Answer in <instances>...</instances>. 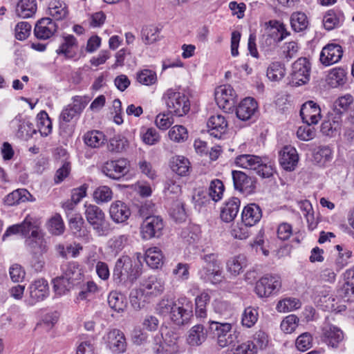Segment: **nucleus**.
Listing matches in <instances>:
<instances>
[{
  "label": "nucleus",
  "mask_w": 354,
  "mask_h": 354,
  "mask_svg": "<svg viewBox=\"0 0 354 354\" xmlns=\"http://www.w3.org/2000/svg\"><path fill=\"white\" fill-rule=\"evenodd\" d=\"M310 65L306 57L299 58L292 67V81L297 86L304 84L309 81Z\"/></svg>",
  "instance_id": "12"
},
{
  "label": "nucleus",
  "mask_w": 354,
  "mask_h": 354,
  "mask_svg": "<svg viewBox=\"0 0 354 354\" xmlns=\"http://www.w3.org/2000/svg\"><path fill=\"white\" fill-rule=\"evenodd\" d=\"M165 286V283L162 279L150 276L141 283L140 288L151 300L163 293Z\"/></svg>",
  "instance_id": "15"
},
{
  "label": "nucleus",
  "mask_w": 354,
  "mask_h": 354,
  "mask_svg": "<svg viewBox=\"0 0 354 354\" xmlns=\"http://www.w3.org/2000/svg\"><path fill=\"white\" fill-rule=\"evenodd\" d=\"M129 299L131 306L136 310L143 308L151 301L140 287L131 290Z\"/></svg>",
  "instance_id": "36"
},
{
  "label": "nucleus",
  "mask_w": 354,
  "mask_h": 354,
  "mask_svg": "<svg viewBox=\"0 0 354 354\" xmlns=\"http://www.w3.org/2000/svg\"><path fill=\"white\" fill-rule=\"evenodd\" d=\"M314 160L320 165H324L332 159V150L328 146H321L313 155Z\"/></svg>",
  "instance_id": "59"
},
{
  "label": "nucleus",
  "mask_w": 354,
  "mask_h": 354,
  "mask_svg": "<svg viewBox=\"0 0 354 354\" xmlns=\"http://www.w3.org/2000/svg\"><path fill=\"white\" fill-rule=\"evenodd\" d=\"M106 347L113 353H123L127 347V340L123 332L117 328L109 330L103 337Z\"/></svg>",
  "instance_id": "6"
},
{
  "label": "nucleus",
  "mask_w": 354,
  "mask_h": 354,
  "mask_svg": "<svg viewBox=\"0 0 354 354\" xmlns=\"http://www.w3.org/2000/svg\"><path fill=\"white\" fill-rule=\"evenodd\" d=\"M171 169L179 176H186L189 170V162L184 156L173 157L171 163Z\"/></svg>",
  "instance_id": "42"
},
{
  "label": "nucleus",
  "mask_w": 354,
  "mask_h": 354,
  "mask_svg": "<svg viewBox=\"0 0 354 354\" xmlns=\"http://www.w3.org/2000/svg\"><path fill=\"white\" fill-rule=\"evenodd\" d=\"M259 313L257 309L248 307L245 309L241 318V324L244 327H252L258 320Z\"/></svg>",
  "instance_id": "51"
},
{
  "label": "nucleus",
  "mask_w": 354,
  "mask_h": 354,
  "mask_svg": "<svg viewBox=\"0 0 354 354\" xmlns=\"http://www.w3.org/2000/svg\"><path fill=\"white\" fill-rule=\"evenodd\" d=\"M224 192V185L221 180L214 179L211 181L208 194L209 197L215 202L220 201Z\"/></svg>",
  "instance_id": "56"
},
{
  "label": "nucleus",
  "mask_w": 354,
  "mask_h": 354,
  "mask_svg": "<svg viewBox=\"0 0 354 354\" xmlns=\"http://www.w3.org/2000/svg\"><path fill=\"white\" fill-rule=\"evenodd\" d=\"M299 160L297 150L292 146H285L279 152V162L287 171H293Z\"/></svg>",
  "instance_id": "19"
},
{
  "label": "nucleus",
  "mask_w": 354,
  "mask_h": 354,
  "mask_svg": "<svg viewBox=\"0 0 354 354\" xmlns=\"http://www.w3.org/2000/svg\"><path fill=\"white\" fill-rule=\"evenodd\" d=\"M108 304L110 308L118 313L123 312L127 306L124 295L118 292H111L109 293Z\"/></svg>",
  "instance_id": "45"
},
{
  "label": "nucleus",
  "mask_w": 354,
  "mask_h": 354,
  "mask_svg": "<svg viewBox=\"0 0 354 354\" xmlns=\"http://www.w3.org/2000/svg\"><path fill=\"white\" fill-rule=\"evenodd\" d=\"M129 142L127 138L121 136H115L111 138L107 144V149L111 152L121 153L127 150Z\"/></svg>",
  "instance_id": "46"
},
{
  "label": "nucleus",
  "mask_w": 354,
  "mask_h": 354,
  "mask_svg": "<svg viewBox=\"0 0 354 354\" xmlns=\"http://www.w3.org/2000/svg\"><path fill=\"white\" fill-rule=\"evenodd\" d=\"M262 217V212L260 207L254 203L246 205L242 212V222L250 227L257 224Z\"/></svg>",
  "instance_id": "25"
},
{
  "label": "nucleus",
  "mask_w": 354,
  "mask_h": 354,
  "mask_svg": "<svg viewBox=\"0 0 354 354\" xmlns=\"http://www.w3.org/2000/svg\"><path fill=\"white\" fill-rule=\"evenodd\" d=\"M84 207L86 219L93 230L100 236H106L110 230V225L104 212L95 205L85 204Z\"/></svg>",
  "instance_id": "3"
},
{
  "label": "nucleus",
  "mask_w": 354,
  "mask_h": 354,
  "mask_svg": "<svg viewBox=\"0 0 354 354\" xmlns=\"http://www.w3.org/2000/svg\"><path fill=\"white\" fill-rule=\"evenodd\" d=\"M84 143L91 148H99L106 141L105 135L100 131H88L84 136Z\"/></svg>",
  "instance_id": "39"
},
{
  "label": "nucleus",
  "mask_w": 354,
  "mask_h": 354,
  "mask_svg": "<svg viewBox=\"0 0 354 354\" xmlns=\"http://www.w3.org/2000/svg\"><path fill=\"white\" fill-rule=\"evenodd\" d=\"M281 286V282L278 275L266 274L257 282L255 292L259 297H268L278 291Z\"/></svg>",
  "instance_id": "7"
},
{
  "label": "nucleus",
  "mask_w": 354,
  "mask_h": 354,
  "mask_svg": "<svg viewBox=\"0 0 354 354\" xmlns=\"http://www.w3.org/2000/svg\"><path fill=\"white\" fill-rule=\"evenodd\" d=\"M261 158L252 154H242L235 158V164L243 169L256 170L261 165Z\"/></svg>",
  "instance_id": "32"
},
{
  "label": "nucleus",
  "mask_w": 354,
  "mask_h": 354,
  "mask_svg": "<svg viewBox=\"0 0 354 354\" xmlns=\"http://www.w3.org/2000/svg\"><path fill=\"white\" fill-rule=\"evenodd\" d=\"M209 334L217 339L219 346L224 348L232 343V337L229 334L232 329L230 323H221L215 321L209 322Z\"/></svg>",
  "instance_id": "8"
},
{
  "label": "nucleus",
  "mask_w": 354,
  "mask_h": 354,
  "mask_svg": "<svg viewBox=\"0 0 354 354\" xmlns=\"http://www.w3.org/2000/svg\"><path fill=\"white\" fill-rule=\"evenodd\" d=\"M207 334V329L203 325H195L189 330L187 342L190 346H199L205 341Z\"/></svg>",
  "instance_id": "29"
},
{
  "label": "nucleus",
  "mask_w": 354,
  "mask_h": 354,
  "mask_svg": "<svg viewBox=\"0 0 354 354\" xmlns=\"http://www.w3.org/2000/svg\"><path fill=\"white\" fill-rule=\"evenodd\" d=\"M129 162L125 158L106 162L102 166V171L106 176L114 180H118L125 176L129 171Z\"/></svg>",
  "instance_id": "11"
},
{
  "label": "nucleus",
  "mask_w": 354,
  "mask_h": 354,
  "mask_svg": "<svg viewBox=\"0 0 354 354\" xmlns=\"http://www.w3.org/2000/svg\"><path fill=\"white\" fill-rule=\"evenodd\" d=\"M285 75V66L280 62L271 63L267 68L266 75L271 81L279 82L284 77Z\"/></svg>",
  "instance_id": "41"
},
{
  "label": "nucleus",
  "mask_w": 354,
  "mask_h": 354,
  "mask_svg": "<svg viewBox=\"0 0 354 354\" xmlns=\"http://www.w3.org/2000/svg\"><path fill=\"white\" fill-rule=\"evenodd\" d=\"M301 302L295 298H286L279 301L277 305V310L280 313H286L299 309Z\"/></svg>",
  "instance_id": "54"
},
{
  "label": "nucleus",
  "mask_w": 354,
  "mask_h": 354,
  "mask_svg": "<svg viewBox=\"0 0 354 354\" xmlns=\"http://www.w3.org/2000/svg\"><path fill=\"white\" fill-rule=\"evenodd\" d=\"M339 300V298L332 294L322 292V295H319L317 303L324 310L339 312L342 310V306L337 305Z\"/></svg>",
  "instance_id": "34"
},
{
  "label": "nucleus",
  "mask_w": 354,
  "mask_h": 354,
  "mask_svg": "<svg viewBox=\"0 0 354 354\" xmlns=\"http://www.w3.org/2000/svg\"><path fill=\"white\" fill-rule=\"evenodd\" d=\"M109 214L114 222L123 223L130 216L131 211L124 202L116 201L111 205Z\"/></svg>",
  "instance_id": "24"
},
{
  "label": "nucleus",
  "mask_w": 354,
  "mask_h": 354,
  "mask_svg": "<svg viewBox=\"0 0 354 354\" xmlns=\"http://www.w3.org/2000/svg\"><path fill=\"white\" fill-rule=\"evenodd\" d=\"M217 257V254L214 253L203 256L202 259L205 263L206 268H203V271H204V274H201V277L206 279L209 278V276L212 274H221V263Z\"/></svg>",
  "instance_id": "27"
},
{
  "label": "nucleus",
  "mask_w": 354,
  "mask_h": 354,
  "mask_svg": "<svg viewBox=\"0 0 354 354\" xmlns=\"http://www.w3.org/2000/svg\"><path fill=\"white\" fill-rule=\"evenodd\" d=\"M232 351L233 354H257V348L253 342L247 341L233 348Z\"/></svg>",
  "instance_id": "64"
},
{
  "label": "nucleus",
  "mask_w": 354,
  "mask_h": 354,
  "mask_svg": "<svg viewBox=\"0 0 354 354\" xmlns=\"http://www.w3.org/2000/svg\"><path fill=\"white\" fill-rule=\"evenodd\" d=\"M201 230L198 225H189L181 232V236L188 243H194L200 237Z\"/></svg>",
  "instance_id": "63"
},
{
  "label": "nucleus",
  "mask_w": 354,
  "mask_h": 354,
  "mask_svg": "<svg viewBox=\"0 0 354 354\" xmlns=\"http://www.w3.org/2000/svg\"><path fill=\"white\" fill-rule=\"evenodd\" d=\"M128 241L127 235H118L113 236L109 241V246L115 254H118L126 245Z\"/></svg>",
  "instance_id": "62"
},
{
  "label": "nucleus",
  "mask_w": 354,
  "mask_h": 354,
  "mask_svg": "<svg viewBox=\"0 0 354 354\" xmlns=\"http://www.w3.org/2000/svg\"><path fill=\"white\" fill-rule=\"evenodd\" d=\"M36 0H20L16 8L17 14L21 18H30L37 11Z\"/></svg>",
  "instance_id": "37"
},
{
  "label": "nucleus",
  "mask_w": 354,
  "mask_h": 354,
  "mask_svg": "<svg viewBox=\"0 0 354 354\" xmlns=\"http://www.w3.org/2000/svg\"><path fill=\"white\" fill-rule=\"evenodd\" d=\"M214 95L218 106L226 112L232 111L237 101V95L229 84L218 86Z\"/></svg>",
  "instance_id": "5"
},
{
  "label": "nucleus",
  "mask_w": 354,
  "mask_h": 354,
  "mask_svg": "<svg viewBox=\"0 0 354 354\" xmlns=\"http://www.w3.org/2000/svg\"><path fill=\"white\" fill-rule=\"evenodd\" d=\"M240 207V200L233 197L225 204L221 212V218L226 223L232 221L236 216Z\"/></svg>",
  "instance_id": "28"
},
{
  "label": "nucleus",
  "mask_w": 354,
  "mask_h": 354,
  "mask_svg": "<svg viewBox=\"0 0 354 354\" xmlns=\"http://www.w3.org/2000/svg\"><path fill=\"white\" fill-rule=\"evenodd\" d=\"M210 301V296L206 292H203L195 299L196 304V315L199 317H205L206 316V305Z\"/></svg>",
  "instance_id": "53"
},
{
  "label": "nucleus",
  "mask_w": 354,
  "mask_h": 354,
  "mask_svg": "<svg viewBox=\"0 0 354 354\" xmlns=\"http://www.w3.org/2000/svg\"><path fill=\"white\" fill-rule=\"evenodd\" d=\"M344 21V15L340 11L330 10L326 12L323 17V25L326 30H331Z\"/></svg>",
  "instance_id": "35"
},
{
  "label": "nucleus",
  "mask_w": 354,
  "mask_h": 354,
  "mask_svg": "<svg viewBox=\"0 0 354 354\" xmlns=\"http://www.w3.org/2000/svg\"><path fill=\"white\" fill-rule=\"evenodd\" d=\"M300 115L305 124H316L322 118L321 109L317 103L310 100L302 105Z\"/></svg>",
  "instance_id": "16"
},
{
  "label": "nucleus",
  "mask_w": 354,
  "mask_h": 354,
  "mask_svg": "<svg viewBox=\"0 0 354 354\" xmlns=\"http://www.w3.org/2000/svg\"><path fill=\"white\" fill-rule=\"evenodd\" d=\"M343 55L342 46L336 44L325 46L320 53V62L324 66H330L338 62Z\"/></svg>",
  "instance_id": "18"
},
{
  "label": "nucleus",
  "mask_w": 354,
  "mask_h": 354,
  "mask_svg": "<svg viewBox=\"0 0 354 354\" xmlns=\"http://www.w3.org/2000/svg\"><path fill=\"white\" fill-rule=\"evenodd\" d=\"M112 198V190L108 186H100L93 192V198L97 203H107Z\"/></svg>",
  "instance_id": "57"
},
{
  "label": "nucleus",
  "mask_w": 354,
  "mask_h": 354,
  "mask_svg": "<svg viewBox=\"0 0 354 354\" xmlns=\"http://www.w3.org/2000/svg\"><path fill=\"white\" fill-rule=\"evenodd\" d=\"M55 250L59 256L64 259H67L68 254L72 257H77L80 252L82 250V246L79 243H59L55 245Z\"/></svg>",
  "instance_id": "33"
},
{
  "label": "nucleus",
  "mask_w": 354,
  "mask_h": 354,
  "mask_svg": "<svg viewBox=\"0 0 354 354\" xmlns=\"http://www.w3.org/2000/svg\"><path fill=\"white\" fill-rule=\"evenodd\" d=\"M233 183L235 189L246 195L253 194L256 189V180L240 171H232Z\"/></svg>",
  "instance_id": "13"
},
{
  "label": "nucleus",
  "mask_w": 354,
  "mask_h": 354,
  "mask_svg": "<svg viewBox=\"0 0 354 354\" xmlns=\"http://www.w3.org/2000/svg\"><path fill=\"white\" fill-rule=\"evenodd\" d=\"M207 127L210 136L220 138L226 132L227 122L224 116L218 114L212 115L208 119Z\"/></svg>",
  "instance_id": "21"
},
{
  "label": "nucleus",
  "mask_w": 354,
  "mask_h": 354,
  "mask_svg": "<svg viewBox=\"0 0 354 354\" xmlns=\"http://www.w3.org/2000/svg\"><path fill=\"white\" fill-rule=\"evenodd\" d=\"M267 24L266 35L274 39L278 43L283 40L289 35L284 24L279 21L270 20Z\"/></svg>",
  "instance_id": "30"
},
{
  "label": "nucleus",
  "mask_w": 354,
  "mask_h": 354,
  "mask_svg": "<svg viewBox=\"0 0 354 354\" xmlns=\"http://www.w3.org/2000/svg\"><path fill=\"white\" fill-rule=\"evenodd\" d=\"M57 30L56 24L50 18H43L39 20L34 30L35 36L40 39H47L54 35Z\"/></svg>",
  "instance_id": "22"
},
{
  "label": "nucleus",
  "mask_w": 354,
  "mask_h": 354,
  "mask_svg": "<svg viewBox=\"0 0 354 354\" xmlns=\"http://www.w3.org/2000/svg\"><path fill=\"white\" fill-rule=\"evenodd\" d=\"M290 24L292 29L296 32H301L308 26V20L303 12H295L291 15Z\"/></svg>",
  "instance_id": "55"
},
{
  "label": "nucleus",
  "mask_w": 354,
  "mask_h": 354,
  "mask_svg": "<svg viewBox=\"0 0 354 354\" xmlns=\"http://www.w3.org/2000/svg\"><path fill=\"white\" fill-rule=\"evenodd\" d=\"M62 276L74 282L77 279V277L80 274L78 267L75 263H66L62 266Z\"/></svg>",
  "instance_id": "58"
},
{
  "label": "nucleus",
  "mask_w": 354,
  "mask_h": 354,
  "mask_svg": "<svg viewBox=\"0 0 354 354\" xmlns=\"http://www.w3.org/2000/svg\"><path fill=\"white\" fill-rule=\"evenodd\" d=\"M30 304L44 300L48 295V285L47 281L44 279L35 280L30 285Z\"/></svg>",
  "instance_id": "20"
},
{
  "label": "nucleus",
  "mask_w": 354,
  "mask_h": 354,
  "mask_svg": "<svg viewBox=\"0 0 354 354\" xmlns=\"http://www.w3.org/2000/svg\"><path fill=\"white\" fill-rule=\"evenodd\" d=\"M48 229L53 235H60L64 232V225L62 217L57 214L52 217L48 223Z\"/></svg>",
  "instance_id": "60"
},
{
  "label": "nucleus",
  "mask_w": 354,
  "mask_h": 354,
  "mask_svg": "<svg viewBox=\"0 0 354 354\" xmlns=\"http://www.w3.org/2000/svg\"><path fill=\"white\" fill-rule=\"evenodd\" d=\"M168 111L178 117L186 115L190 110V102L188 97L174 88L167 89L162 96Z\"/></svg>",
  "instance_id": "2"
},
{
  "label": "nucleus",
  "mask_w": 354,
  "mask_h": 354,
  "mask_svg": "<svg viewBox=\"0 0 354 354\" xmlns=\"http://www.w3.org/2000/svg\"><path fill=\"white\" fill-rule=\"evenodd\" d=\"M132 261L128 256H122L115 263L113 277L117 282H122L126 279L133 280L132 277Z\"/></svg>",
  "instance_id": "14"
},
{
  "label": "nucleus",
  "mask_w": 354,
  "mask_h": 354,
  "mask_svg": "<svg viewBox=\"0 0 354 354\" xmlns=\"http://www.w3.org/2000/svg\"><path fill=\"white\" fill-rule=\"evenodd\" d=\"M77 45L76 38L72 35H68L64 37V42L56 50V53L58 55H64L66 57H71V50Z\"/></svg>",
  "instance_id": "49"
},
{
  "label": "nucleus",
  "mask_w": 354,
  "mask_h": 354,
  "mask_svg": "<svg viewBox=\"0 0 354 354\" xmlns=\"http://www.w3.org/2000/svg\"><path fill=\"white\" fill-rule=\"evenodd\" d=\"M299 318L295 315L286 316L281 323V329L286 334L293 333L299 324Z\"/></svg>",
  "instance_id": "61"
},
{
  "label": "nucleus",
  "mask_w": 354,
  "mask_h": 354,
  "mask_svg": "<svg viewBox=\"0 0 354 354\" xmlns=\"http://www.w3.org/2000/svg\"><path fill=\"white\" fill-rule=\"evenodd\" d=\"M247 264V258L243 254H239L227 261V270L231 274L237 276L243 271Z\"/></svg>",
  "instance_id": "38"
},
{
  "label": "nucleus",
  "mask_w": 354,
  "mask_h": 354,
  "mask_svg": "<svg viewBox=\"0 0 354 354\" xmlns=\"http://www.w3.org/2000/svg\"><path fill=\"white\" fill-rule=\"evenodd\" d=\"M37 121L38 130L42 136H47L52 132V122L45 111L37 114Z\"/></svg>",
  "instance_id": "44"
},
{
  "label": "nucleus",
  "mask_w": 354,
  "mask_h": 354,
  "mask_svg": "<svg viewBox=\"0 0 354 354\" xmlns=\"http://www.w3.org/2000/svg\"><path fill=\"white\" fill-rule=\"evenodd\" d=\"M136 80L142 85L151 86L157 82V75L152 70H140L136 73Z\"/></svg>",
  "instance_id": "47"
},
{
  "label": "nucleus",
  "mask_w": 354,
  "mask_h": 354,
  "mask_svg": "<svg viewBox=\"0 0 354 354\" xmlns=\"http://www.w3.org/2000/svg\"><path fill=\"white\" fill-rule=\"evenodd\" d=\"M300 210L303 212L308 225V228L313 230L317 225V221L315 218L312 204L308 200L301 201L298 203Z\"/></svg>",
  "instance_id": "40"
},
{
  "label": "nucleus",
  "mask_w": 354,
  "mask_h": 354,
  "mask_svg": "<svg viewBox=\"0 0 354 354\" xmlns=\"http://www.w3.org/2000/svg\"><path fill=\"white\" fill-rule=\"evenodd\" d=\"M159 29L158 27L149 25L145 26L141 30V37L145 44H151L158 39Z\"/></svg>",
  "instance_id": "48"
},
{
  "label": "nucleus",
  "mask_w": 354,
  "mask_h": 354,
  "mask_svg": "<svg viewBox=\"0 0 354 354\" xmlns=\"http://www.w3.org/2000/svg\"><path fill=\"white\" fill-rule=\"evenodd\" d=\"M257 107V103L253 98L246 97L236 108V115L241 120H248L254 115Z\"/></svg>",
  "instance_id": "23"
},
{
  "label": "nucleus",
  "mask_w": 354,
  "mask_h": 354,
  "mask_svg": "<svg viewBox=\"0 0 354 354\" xmlns=\"http://www.w3.org/2000/svg\"><path fill=\"white\" fill-rule=\"evenodd\" d=\"M48 14L55 20H62L68 15L66 4L60 0H52L48 4Z\"/></svg>",
  "instance_id": "31"
},
{
  "label": "nucleus",
  "mask_w": 354,
  "mask_h": 354,
  "mask_svg": "<svg viewBox=\"0 0 354 354\" xmlns=\"http://www.w3.org/2000/svg\"><path fill=\"white\" fill-rule=\"evenodd\" d=\"M35 198L26 189H17L8 194L4 198V203L13 206L27 201H34Z\"/></svg>",
  "instance_id": "26"
},
{
  "label": "nucleus",
  "mask_w": 354,
  "mask_h": 354,
  "mask_svg": "<svg viewBox=\"0 0 354 354\" xmlns=\"http://www.w3.org/2000/svg\"><path fill=\"white\" fill-rule=\"evenodd\" d=\"M54 291L57 295H62L68 292L73 286V283L69 279L62 277H57L53 280Z\"/></svg>",
  "instance_id": "52"
},
{
  "label": "nucleus",
  "mask_w": 354,
  "mask_h": 354,
  "mask_svg": "<svg viewBox=\"0 0 354 354\" xmlns=\"http://www.w3.org/2000/svg\"><path fill=\"white\" fill-rule=\"evenodd\" d=\"M322 339L328 346L337 348L339 344L344 339V333L338 327L326 323L322 328Z\"/></svg>",
  "instance_id": "17"
},
{
  "label": "nucleus",
  "mask_w": 354,
  "mask_h": 354,
  "mask_svg": "<svg viewBox=\"0 0 354 354\" xmlns=\"http://www.w3.org/2000/svg\"><path fill=\"white\" fill-rule=\"evenodd\" d=\"M156 311L163 317L169 318L177 325L188 322L192 313V303L185 297H180L176 301L165 296L157 304Z\"/></svg>",
  "instance_id": "1"
},
{
  "label": "nucleus",
  "mask_w": 354,
  "mask_h": 354,
  "mask_svg": "<svg viewBox=\"0 0 354 354\" xmlns=\"http://www.w3.org/2000/svg\"><path fill=\"white\" fill-rule=\"evenodd\" d=\"M164 223L158 216H147L141 225V234L145 239L159 237L162 234Z\"/></svg>",
  "instance_id": "9"
},
{
  "label": "nucleus",
  "mask_w": 354,
  "mask_h": 354,
  "mask_svg": "<svg viewBox=\"0 0 354 354\" xmlns=\"http://www.w3.org/2000/svg\"><path fill=\"white\" fill-rule=\"evenodd\" d=\"M169 139L174 142H183L187 140L188 132L183 125H175L168 132Z\"/></svg>",
  "instance_id": "50"
},
{
  "label": "nucleus",
  "mask_w": 354,
  "mask_h": 354,
  "mask_svg": "<svg viewBox=\"0 0 354 354\" xmlns=\"http://www.w3.org/2000/svg\"><path fill=\"white\" fill-rule=\"evenodd\" d=\"M162 254L158 248H149L145 253V261L153 269H157L162 264Z\"/></svg>",
  "instance_id": "43"
},
{
  "label": "nucleus",
  "mask_w": 354,
  "mask_h": 354,
  "mask_svg": "<svg viewBox=\"0 0 354 354\" xmlns=\"http://www.w3.org/2000/svg\"><path fill=\"white\" fill-rule=\"evenodd\" d=\"M26 245L35 261L34 267L36 270H41L44 264L41 257L48 250L46 241L44 238H37L35 241L26 240Z\"/></svg>",
  "instance_id": "10"
},
{
  "label": "nucleus",
  "mask_w": 354,
  "mask_h": 354,
  "mask_svg": "<svg viewBox=\"0 0 354 354\" xmlns=\"http://www.w3.org/2000/svg\"><path fill=\"white\" fill-rule=\"evenodd\" d=\"M87 102L85 99L76 96L73 98L71 104L66 106L62 111L59 116V131L60 134H68L67 123L72 120L76 115H80L85 108Z\"/></svg>",
  "instance_id": "4"
}]
</instances>
